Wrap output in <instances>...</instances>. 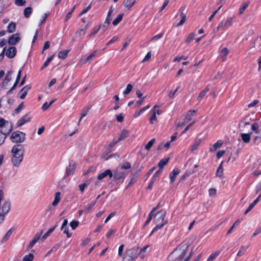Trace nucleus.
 Instances as JSON below:
<instances>
[{"label":"nucleus","instance_id":"obj_55","mask_svg":"<svg viewBox=\"0 0 261 261\" xmlns=\"http://www.w3.org/2000/svg\"><path fill=\"white\" fill-rule=\"evenodd\" d=\"M119 141H118L117 139H113L112 142L109 144V146H108V152H110L111 150V148L112 147H113L117 142H118Z\"/></svg>","mask_w":261,"mask_h":261},{"label":"nucleus","instance_id":"obj_44","mask_svg":"<svg viewBox=\"0 0 261 261\" xmlns=\"http://www.w3.org/2000/svg\"><path fill=\"white\" fill-rule=\"evenodd\" d=\"M155 139L154 138L152 139L146 145L145 149L147 150H149L151 148V147L153 146V144L155 143Z\"/></svg>","mask_w":261,"mask_h":261},{"label":"nucleus","instance_id":"obj_25","mask_svg":"<svg viewBox=\"0 0 261 261\" xmlns=\"http://www.w3.org/2000/svg\"><path fill=\"white\" fill-rule=\"evenodd\" d=\"M196 113L195 110H190L187 114L184 121L185 122H188L192 120V117L194 116L195 113Z\"/></svg>","mask_w":261,"mask_h":261},{"label":"nucleus","instance_id":"obj_60","mask_svg":"<svg viewBox=\"0 0 261 261\" xmlns=\"http://www.w3.org/2000/svg\"><path fill=\"white\" fill-rule=\"evenodd\" d=\"M179 88V87H177L176 88V89H175L174 90H173V91H171L169 92V97L170 98H173L174 97V96H175V95L176 93V92H177V91L178 90Z\"/></svg>","mask_w":261,"mask_h":261},{"label":"nucleus","instance_id":"obj_42","mask_svg":"<svg viewBox=\"0 0 261 261\" xmlns=\"http://www.w3.org/2000/svg\"><path fill=\"white\" fill-rule=\"evenodd\" d=\"M32 12V8L31 7H27L24 10V15L25 17H29Z\"/></svg>","mask_w":261,"mask_h":261},{"label":"nucleus","instance_id":"obj_4","mask_svg":"<svg viewBox=\"0 0 261 261\" xmlns=\"http://www.w3.org/2000/svg\"><path fill=\"white\" fill-rule=\"evenodd\" d=\"M10 139L13 143L20 144V143H23L25 141V134L22 132H14L12 133Z\"/></svg>","mask_w":261,"mask_h":261},{"label":"nucleus","instance_id":"obj_3","mask_svg":"<svg viewBox=\"0 0 261 261\" xmlns=\"http://www.w3.org/2000/svg\"><path fill=\"white\" fill-rule=\"evenodd\" d=\"M139 250L137 248H133L126 250L122 256L123 261H134L138 257Z\"/></svg>","mask_w":261,"mask_h":261},{"label":"nucleus","instance_id":"obj_47","mask_svg":"<svg viewBox=\"0 0 261 261\" xmlns=\"http://www.w3.org/2000/svg\"><path fill=\"white\" fill-rule=\"evenodd\" d=\"M34 256L33 254L29 253L23 257L22 261H32L34 259Z\"/></svg>","mask_w":261,"mask_h":261},{"label":"nucleus","instance_id":"obj_12","mask_svg":"<svg viewBox=\"0 0 261 261\" xmlns=\"http://www.w3.org/2000/svg\"><path fill=\"white\" fill-rule=\"evenodd\" d=\"M76 164L74 162H71L69 163V165L66 168V175L69 176L72 174L75 169Z\"/></svg>","mask_w":261,"mask_h":261},{"label":"nucleus","instance_id":"obj_24","mask_svg":"<svg viewBox=\"0 0 261 261\" xmlns=\"http://www.w3.org/2000/svg\"><path fill=\"white\" fill-rule=\"evenodd\" d=\"M61 193L60 192H57L55 194L54 200L52 202L51 206H56L60 201L61 200Z\"/></svg>","mask_w":261,"mask_h":261},{"label":"nucleus","instance_id":"obj_38","mask_svg":"<svg viewBox=\"0 0 261 261\" xmlns=\"http://www.w3.org/2000/svg\"><path fill=\"white\" fill-rule=\"evenodd\" d=\"M89 108L88 107L85 108L84 109H83L82 110V113H81V117L79 121L78 124H80L82 119L87 115V114L89 112Z\"/></svg>","mask_w":261,"mask_h":261},{"label":"nucleus","instance_id":"obj_6","mask_svg":"<svg viewBox=\"0 0 261 261\" xmlns=\"http://www.w3.org/2000/svg\"><path fill=\"white\" fill-rule=\"evenodd\" d=\"M10 205L9 201H5L3 204L2 212H0V224L4 222L5 216L9 212Z\"/></svg>","mask_w":261,"mask_h":261},{"label":"nucleus","instance_id":"obj_49","mask_svg":"<svg viewBox=\"0 0 261 261\" xmlns=\"http://www.w3.org/2000/svg\"><path fill=\"white\" fill-rule=\"evenodd\" d=\"M131 167V165L128 162H125L124 163H122L120 165V168L121 169H128L130 168Z\"/></svg>","mask_w":261,"mask_h":261},{"label":"nucleus","instance_id":"obj_41","mask_svg":"<svg viewBox=\"0 0 261 261\" xmlns=\"http://www.w3.org/2000/svg\"><path fill=\"white\" fill-rule=\"evenodd\" d=\"M196 34L195 33H190L185 40V42L187 44H189L194 38Z\"/></svg>","mask_w":261,"mask_h":261},{"label":"nucleus","instance_id":"obj_33","mask_svg":"<svg viewBox=\"0 0 261 261\" xmlns=\"http://www.w3.org/2000/svg\"><path fill=\"white\" fill-rule=\"evenodd\" d=\"M210 88L207 86L203 91H202L199 94L197 99L199 100H201L203 97L206 95L207 92L209 91Z\"/></svg>","mask_w":261,"mask_h":261},{"label":"nucleus","instance_id":"obj_34","mask_svg":"<svg viewBox=\"0 0 261 261\" xmlns=\"http://www.w3.org/2000/svg\"><path fill=\"white\" fill-rule=\"evenodd\" d=\"M220 56L221 58L223 59V61L225 60L226 56L228 54V50L227 48L225 47L222 48L220 51Z\"/></svg>","mask_w":261,"mask_h":261},{"label":"nucleus","instance_id":"obj_37","mask_svg":"<svg viewBox=\"0 0 261 261\" xmlns=\"http://www.w3.org/2000/svg\"><path fill=\"white\" fill-rule=\"evenodd\" d=\"M123 16V14H119L117 17L113 20V24L114 26H116L117 25L122 19Z\"/></svg>","mask_w":261,"mask_h":261},{"label":"nucleus","instance_id":"obj_32","mask_svg":"<svg viewBox=\"0 0 261 261\" xmlns=\"http://www.w3.org/2000/svg\"><path fill=\"white\" fill-rule=\"evenodd\" d=\"M16 30V24L14 22H11L10 23L7 27V31L9 33H13Z\"/></svg>","mask_w":261,"mask_h":261},{"label":"nucleus","instance_id":"obj_19","mask_svg":"<svg viewBox=\"0 0 261 261\" xmlns=\"http://www.w3.org/2000/svg\"><path fill=\"white\" fill-rule=\"evenodd\" d=\"M4 126L5 127H8V133L11 131L13 129L12 124L9 122H6L3 118H0V127Z\"/></svg>","mask_w":261,"mask_h":261},{"label":"nucleus","instance_id":"obj_35","mask_svg":"<svg viewBox=\"0 0 261 261\" xmlns=\"http://www.w3.org/2000/svg\"><path fill=\"white\" fill-rule=\"evenodd\" d=\"M56 226H55L54 227L49 228L47 231L42 236L41 238V240L44 241L46 238L50 236V234L51 233V232L54 230Z\"/></svg>","mask_w":261,"mask_h":261},{"label":"nucleus","instance_id":"obj_14","mask_svg":"<svg viewBox=\"0 0 261 261\" xmlns=\"http://www.w3.org/2000/svg\"><path fill=\"white\" fill-rule=\"evenodd\" d=\"M12 73V71H8L7 72L6 77L1 84L2 87H5L8 83L11 80Z\"/></svg>","mask_w":261,"mask_h":261},{"label":"nucleus","instance_id":"obj_27","mask_svg":"<svg viewBox=\"0 0 261 261\" xmlns=\"http://www.w3.org/2000/svg\"><path fill=\"white\" fill-rule=\"evenodd\" d=\"M21 70H20L18 72V74H17V77H16V81H15V83L14 84V85L13 86V87L10 89V90L8 92V93L10 94L12 92V91L15 89V88L16 87V86L18 84V83L20 80V76H21Z\"/></svg>","mask_w":261,"mask_h":261},{"label":"nucleus","instance_id":"obj_9","mask_svg":"<svg viewBox=\"0 0 261 261\" xmlns=\"http://www.w3.org/2000/svg\"><path fill=\"white\" fill-rule=\"evenodd\" d=\"M63 233L66 235L67 238H69L72 236V233H70L68 230V220L64 219L61 228Z\"/></svg>","mask_w":261,"mask_h":261},{"label":"nucleus","instance_id":"obj_29","mask_svg":"<svg viewBox=\"0 0 261 261\" xmlns=\"http://www.w3.org/2000/svg\"><path fill=\"white\" fill-rule=\"evenodd\" d=\"M242 140L244 143H249L250 141V135L249 134L243 133L241 135Z\"/></svg>","mask_w":261,"mask_h":261},{"label":"nucleus","instance_id":"obj_57","mask_svg":"<svg viewBox=\"0 0 261 261\" xmlns=\"http://www.w3.org/2000/svg\"><path fill=\"white\" fill-rule=\"evenodd\" d=\"M97 51L95 50L88 56L85 60V63L89 61L92 58L96 56Z\"/></svg>","mask_w":261,"mask_h":261},{"label":"nucleus","instance_id":"obj_45","mask_svg":"<svg viewBox=\"0 0 261 261\" xmlns=\"http://www.w3.org/2000/svg\"><path fill=\"white\" fill-rule=\"evenodd\" d=\"M169 159H164L161 160L159 163V167L160 168L162 169L168 162Z\"/></svg>","mask_w":261,"mask_h":261},{"label":"nucleus","instance_id":"obj_15","mask_svg":"<svg viewBox=\"0 0 261 261\" xmlns=\"http://www.w3.org/2000/svg\"><path fill=\"white\" fill-rule=\"evenodd\" d=\"M43 232L42 231H41L40 232H37L33 239L32 240V241L30 242V244L29 245L28 248H32L34 245L37 242V241L39 240V239L40 238L41 236H42Z\"/></svg>","mask_w":261,"mask_h":261},{"label":"nucleus","instance_id":"obj_17","mask_svg":"<svg viewBox=\"0 0 261 261\" xmlns=\"http://www.w3.org/2000/svg\"><path fill=\"white\" fill-rule=\"evenodd\" d=\"M150 118L149 122L151 124H153L154 122L158 121L156 117V114L155 111V108H152L149 112Z\"/></svg>","mask_w":261,"mask_h":261},{"label":"nucleus","instance_id":"obj_23","mask_svg":"<svg viewBox=\"0 0 261 261\" xmlns=\"http://www.w3.org/2000/svg\"><path fill=\"white\" fill-rule=\"evenodd\" d=\"M30 87L29 86H24L20 91L19 94H20V98L21 99H24L25 97L26 96L28 91L30 89Z\"/></svg>","mask_w":261,"mask_h":261},{"label":"nucleus","instance_id":"obj_43","mask_svg":"<svg viewBox=\"0 0 261 261\" xmlns=\"http://www.w3.org/2000/svg\"><path fill=\"white\" fill-rule=\"evenodd\" d=\"M133 86L131 84H128L126 86V89L123 91V94L126 95L128 94L132 90Z\"/></svg>","mask_w":261,"mask_h":261},{"label":"nucleus","instance_id":"obj_53","mask_svg":"<svg viewBox=\"0 0 261 261\" xmlns=\"http://www.w3.org/2000/svg\"><path fill=\"white\" fill-rule=\"evenodd\" d=\"M100 27H101V25H99L96 26L94 28H93L92 32L89 35V37H91L92 36L95 35L98 32Z\"/></svg>","mask_w":261,"mask_h":261},{"label":"nucleus","instance_id":"obj_8","mask_svg":"<svg viewBox=\"0 0 261 261\" xmlns=\"http://www.w3.org/2000/svg\"><path fill=\"white\" fill-rule=\"evenodd\" d=\"M16 52L17 51L15 47L12 46L9 47L8 48L6 47V51L5 52V54L8 58L12 59L16 56Z\"/></svg>","mask_w":261,"mask_h":261},{"label":"nucleus","instance_id":"obj_46","mask_svg":"<svg viewBox=\"0 0 261 261\" xmlns=\"http://www.w3.org/2000/svg\"><path fill=\"white\" fill-rule=\"evenodd\" d=\"M241 223V220H237L232 225V226L230 227V228L228 230L227 232V234H229L230 233H231V232L232 231L233 229H234V228L238 225L240 223Z\"/></svg>","mask_w":261,"mask_h":261},{"label":"nucleus","instance_id":"obj_63","mask_svg":"<svg viewBox=\"0 0 261 261\" xmlns=\"http://www.w3.org/2000/svg\"><path fill=\"white\" fill-rule=\"evenodd\" d=\"M163 35V34H162V33L158 34V35L154 36V37H153L151 40L153 42L156 41L157 40H158L159 39L161 38L162 37Z\"/></svg>","mask_w":261,"mask_h":261},{"label":"nucleus","instance_id":"obj_62","mask_svg":"<svg viewBox=\"0 0 261 261\" xmlns=\"http://www.w3.org/2000/svg\"><path fill=\"white\" fill-rule=\"evenodd\" d=\"M115 232V230L110 229L107 233V238L109 239Z\"/></svg>","mask_w":261,"mask_h":261},{"label":"nucleus","instance_id":"obj_36","mask_svg":"<svg viewBox=\"0 0 261 261\" xmlns=\"http://www.w3.org/2000/svg\"><path fill=\"white\" fill-rule=\"evenodd\" d=\"M220 252H221V251L218 250V251H216L214 253H213L212 254H211L210 255V256L208 257L207 260V261H213L214 259H215L216 258V257H217L220 254Z\"/></svg>","mask_w":261,"mask_h":261},{"label":"nucleus","instance_id":"obj_26","mask_svg":"<svg viewBox=\"0 0 261 261\" xmlns=\"http://www.w3.org/2000/svg\"><path fill=\"white\" fill-rule=\"evenodd\" d=\"M129 134V132L126 130H123L121 131V133L119 135L118 138L117 139L118 141L119 142L120 141L124 140L126 138Z\"/></svg>","mask_w":261,"mask_h":261},{"label":"nucleus","instance_id":"obj_10","mask_svg":"<svg viewBox=\"0 0 261 261\" xmlns=\"http://www.w3.org/2000/svg\"><path fill=\"white\" fill-rule=\"evenodd\" d=\"M20 40V34L18 33H16L9 37L8 42L9 45H13L19 42Z\"/></svg>","mask_w":261,"mask_h":261},{"label":"nucleus","instance_id":"obj_2","mask_svg":"<svg viewBox=\"0 0 261 261\" xmlns=\"http://www.w3.org/2000/svg\"><path fill=\"white\" fill-rule=\"evenodd\" d=\"M166 215V212L164 210L160 211L155 215L153 222L156 226L152 229L150 235L162 228L167 223V221L165 220Z\"/></svg>","mask_w":261,"mask_h":261},{"label":"nucleus","instance_id":"obj_52","mask_svg":"<svg viewBox=\"0 0 261 261\" xmlns=\"http://www.w3.org/2000/svg\"><path fill=\"white\" fill-rule=\"evenodd\" d=\"M54 55H53L51 56V57L48 58L47 59V60H46V61L43 63V65H42V67H41V70H42L44 68L46 67L47 66H48V65L49 64V63H50V62L53 60V59L54 58Z\"/></svg>","mask_w":261,"mask_h":261},{"label":"nucleus","instance_id":"obj_18","mask_svg":"<svg viewBox=\"0 0 261 261\" xmlns=\"http://www.w3.org/2000/svg\"><path fill=\"white\" fill-rule=\"evenodd\" d=\"M261 193L259 194L258 197L249 204V207L244 213L245 215H246L249 211H250L254 207V206L256 204V203L259 201Z\"/></svg>","mask_w":261,"mask_h":261},{"label":"nucleus","instance_id":"obj_31","mask_svg":"<svg viewBox=\"0 0 261 261\" xmlns=\"http://www.w3.org/2000/svg\"><path fill=\"white\" fill-rule=\"evenodd\" d=\"M180 16L181 17V20H180L179 23H178L176 24L177 27H178L180 25H183L186 21L187 17H186V15L183 12H181L180 13Z\"/></svg>","mask_w":261,"mask_h":261},{"label":"nucleus","instance_id":"obj_58","mask_svg":"<svg viewBox=\"0 0 261 261\" xmlns=\"http://www.w3.org/2000/svg\"><path fill=\"white\" fill-rule=\"evenodd\" d=\"M96 201H94L91 203L88 204L87 208L85 210V212H88L90 211L95 204Z\"/></svg>","mask_w":261,"mask_h":261},{"label":"nucleus","instance_id":"obj_1","mask_svg":"<svg viewBox=\"0 0 261 261\" xmlns=\"http://www.w3.org/2000/svg\"><path fill=\"white\" fill-rule=\"evenodd\" d=\"M24 149L22 144L14 145L11 150V161L12 165L18 167L23 159Z\"/></svg>","mask_w":261,"mask_h":261},{"label":"nucleus","instance_id":"obj_7","mask_svg":"<svg viewBox=\"0 0 261 261\" xmlns=\"http://www.w3.org/2000/svg\"><path fill=\"white\" fill-rule=\"evenodd\" d=\"M232 24V18L228 17L226 19L222 20L217 27V31L221 29L223 30L227 29L230 27Z\"/></svg>","mask_w":261,"mask_h":261},{"label":"nucleus","instance_id":"obj_64","mask_svg":"<svg viewBox=\"0 0 261 261\" xmlns=\"http://www.w3.org/2000/svg\"><path fill=\"white\" fill-rule=\"evenodd\" d=\"M151 56V51L148 52L147 55L145 56V57L142 60V63H144V62L148 61L150 59Z\"/></svg>","mask_w":261,"mask_h":261},{"label":"nucleus","instance_id":"obj_48","mask_svg":"<svg viewBox=\"0 0 261 261\" xmlns=\"http://www.w3.org/2000/svg\"><path fill=\"white\" fill-rule=\"evenodd\" d=\"M87 29V26H85L84 28H81L79 29L77 32H76V35H77L78 36H83L85 35V31Z\"/></svg>","mask_w":261,"mask_h":261},{"label":"nucleus","instance_id":"obj_13","mask_svg":"<svg viewBox=\"0 0 261 261\" xmlns=\"http://www.w3.org/2000/svg\"><path fill=\"white\" fill-rule=\"evenodd\" d=\"M180 173V170L178 168H175L170 173L169 175V178L170 181V184H173L175 180V178L177 175Z\"/></svg>","mask_w":261,"mask_h":261},{"label":"nucleus","instance_id":"obj_11","mask_svg":"<svg viewBox=\"0 0 261 261\" xmlns=\"http://www.w3.org/2000/svg\"><path fill=\"white\" fill-rule=\"evenodd\" d=\"M122 169L119 167L117 168L114 173V178L116 179H120L125 177V173L121 170Z\"/></svg>","mask_w":261,"mask_h":261},{"label":"nucleus","instance_id":"obj_16","mask_svg":"<svg viewBox=\"0 0 261 261\" xmlns=\"http://www.w3.org/2000/svg\"><path fill=\"white\" fill-rule=\"evenodd\" d=\"M107 176H109L110 178L113 176V173L110 169L106 170L105 172L99 174L97 176V178L98 180H101Z\"/></svg>","mask_w":261,"mask_h":261},{"label":"nucleus","instance_id":"obj_51","mask_svg":"<svg viewBox=\"0 0 261 261\" xmlns=\"http://www.w3.org/2000/svg\"><path fill=\"white\" fill-rule=\"evenodd\" d=\"M249 5V3H244L242 4V5L241 6L239 9V14L241 15L243 14L245 10V9L247 8V7Z\"/></svg>","mask_w":261,"mask_h":261},{"label":"nucleus","instance_id":"obj_54","mask_svg":"<svg viewBox=\"0 0 261 261\" xmlns=\"http://www.w3.org/2000/svg\"><path fill=\"white\" fill-rule=\"evenodd\" d=\"M79 222L75 220L72 221L70 223V225L73 230L75 229L79 226Z\"/></svg>","mask_w":261,"mask_h":261},{"label":"nucleus","instance_id":"obj_28","mask_svg":"<svg viewBox=\"0 0 261 261\" xmlns=\"http://www.w3.org/2000/svg\"><path fill=\"white\" fill-rule=\"evenodd\" d=\"M201 142V140L200 139H197L195 141L193 144H192L191 146V150L193 151H194L195 150H196L198 148V147L199 146Z\"/></svg>","mask_w":261,"mask_h":261},{"label":"nucleus","instance_id":"obj_40","mask_svg":"<svg viewBox=\"0 0 261 261\" xmlns=\"http://www.w3.org/2000/svg\"><path fill=\"white\" fill-rule=\"evenodd\" d=\"M223 162H221L216 171V176L218 177H222L223 175V170L222 168Z\"/></svg>","mask_w":261,"mask_h":261},{"label":"nucleus","instance_id":"obj_30","mask_svg":"<svg viewBox=\"0 0 261 261\" xmlns=\"http://www.w3.org/2000/svg\"><path fill=\"white\" fill-rule=\"evenodd\" d=\"M248 247H249L248 245V246H242L240 247L239 251H238V252L237 253V256H242L245 253V252H246L247 249L248 248Z\"/></svg>","mask_w":261,"mask_h":261},{"label":"nucleus","instance_id":"obj_20","mask_svg":"<svg viewBox=\"0 0 261 261\" xmlns=\"http://www.w3.org/2000/svg\"><path fill=\"white\" fill-rule=\"evenodd\" d=\"M30 120V118L28 116V115H25L18 120L16 123L17 126L19 127L22 126L26 122H29Z\"/></svg>","mask_w":261,"mask_h":261},{"label":"nucleus","instance_id":"obj_56","mask_svg":"<svg viewBox=\"0 0 261 261\" xmlns=\"http://www.w3.org/2000/svg\"><path fill=\"white\" fill-rule=\"evenodd\" d=\"M6 138V135L0 131V145L3 144Z\"/></svg>","mask_w":261,"mask_h":261},{"label":"nucleus","instance_id":"obj_21","mask_svg":"<svg viewBox=\"0 0 261 261\" xmlns=\"http://www.w3.org/2000/svg\"><path fill=\"white\" fill-rule=\"evenodd\" d=\"M222 144L223 142L221 140L217 141L214 144L211 146L210 148V151H215L218 148L220 147Z\"/></svg>","mask_w":261,"mask_h":261},{"label":"nucleus","instance_id":"obj_61","mask_svg":"<svg viewBox=\"0 0 261 261\" xmlns=\"http://www.w3.org/2000/svg\"><path fill=\"white\" fill-rule=\"evenodd\" d=\"M118 39V36H114L112 39L111 40H110L108 43L107 44H106V46H109L110 45H111V44L115 42L116 41H117Z\"/></svg>","mask_w":261,"mask_h":261},{"label":"nucleus","instance_id":"obj_50","mask_svg":"<svg viewBox=\"0 0 261 261\" xmlns=\"http://www.w3.org/2000/svg\"><path fill=\"white\" fill-rule=\"evenodd\" d=\"M259 125L257 123H254L252 124L251 129L253 131L255 132L256 134H259L260 131L258 130Z\"/></svg>","mask_w":261,"mask_h":261},{"label":"nucleus","instance_id":"obj_5","mask_svg":"<svg viewBox=\"0 0 261 261\" xmlns=\"http://www.w3.org/2000/svg\"><path fill=\"white\" fill-rule=\"evenodd\" d=\"M186 253V252L185 250H184L180 253H179V250H175L170 254L169 258L171 259V258L176 257L177 256H178L177 259H178L179 261H188L191 257V255L184 259Z\"/></svg>","mask_w":261,"mask_h":261},{"label":"nucleus","instance_id":"obj_59","mask_svg":"<svg viewBox=\"0 0 261 261\" xmlns=\"http://www.w3.org/2000/svg\"><path fill=\"white\" fill-rule=\"evenodd\" d=\"M12 234V231L11 230H8L5 236L3 238L2 241L5 242L10 237V236Z\"/></svg>","mask_w":261,"mask_h":261},{"label":"nucleus","instance_id":"obj_39","mask_svg":"<svg viewBox=\"0 0 261 261\" xmlns=\"http://www.w3.org/2000/svg\"><path fill=\"white\" fill-rule=\"evenodd\" d=\"M68 50H64L60 51L58 54V57L60 59H65L68 55Z\"/></svg>","mask_w":261,"mask_h":261},{"label":"nucleus","instance_id":"obj_22","mask_svg":"<svg viewBox=\"0 0 261 261\" xmlns=\"http://www.w3.org/2000/svg\"><path fill=\"white\" fill-rule=\"evenodd\" d=\"M136 3V0H124L123 5L124 7L129 9Z\"/></svg>","mask_w":261,"mask_h":261}]
</instances>
